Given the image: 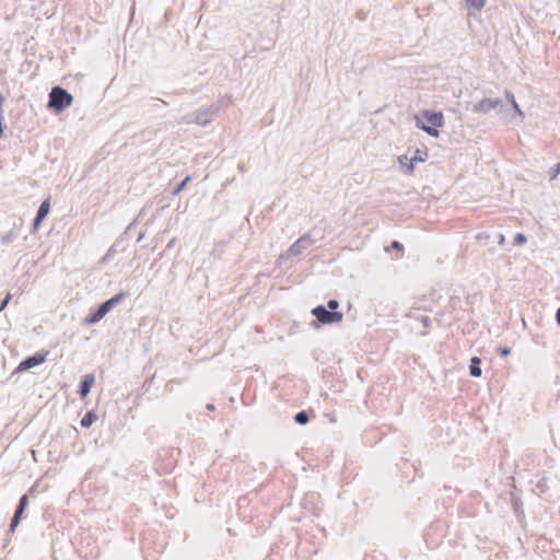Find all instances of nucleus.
I'll list each match as a JSON object with an SVG mask.
<instances>
[{
	"instance_id": "nucleus-15",
	"label": "nucleus",
	"mask_w": 560,
	"mask_h": 560,
	"mask_svg": "<svg viewBox=\"0 0 560 560\" xmlns=\"http://www.w3.org/2000/svg\"><path fill=\"white\" fill-rule=\"evenodd\" d=\"M189 180H190V176H186V178L182 183H179L176 186V188L174 189V195H177L179 191H182L186 187V185L189 183Z\"/></svg>"
},
{
	"instance_id": "nucleus-5",
	"label": "nucleus",
	"mask_w": 560,
	"mask_h": 560,
	"mask_svg": "<svg viewBox=\"0 0 560 560\" xmlns=\"http://www.w3.org/2000/svg\"><path fill=\"white\" fill-rule=\"evenodd\" d=\"M47 352H38L33 357L23 360L16 368L15 372L21 373L46 361Z\"/></svg>"
},
{
	"instance_id": "nucleus-4",
	"label": "nucleus",
	"mask_w": 560,
	"mask_h": 560,
	"mask_svg": "<svg viewBox=\"0 0 560 560\" xmlns=\"http://www.w3.org/2000/svg\"><path fill=\"white\" fill-rule=\"evenodd\" d=\"M313 315L316 316L319 323L322 324H332L339 323L342 320V313L340 312H329L324 306L319 305L312 311Z\"/></svg>"
},
{
	"instance_id": "nucleus-23",
	"label": "nucleus",
	"mask_w": 560,
	"mask_h": 560,
	"mask_svg": "<svg viewBox=\"0 0 560 560\" xmlns=\"http://www.w3.org/2000/svg\"><path fill=\"white\" fill-rule=\"evenodd\" d=\"M556 317H557L558 324L560 325V307L557 311Z\"/></svg>"
},
{
	"instance_id": "nucleus-8",
	"label": "nucleus",
	"mask_w": 560,
	"mask_h": 560,
	"mask_svg": "<svg viewBox=\"0 0 560 560\" xmlns=\"http://www.w3.org/2000/svg\"><path fill=\"white\" fill-rule=\"evenodd\" d=\"M93 383L94 376L92 374H88L84 376L80 385V395L82 398H85L89 395Z\"/></svg>"
},
{
	"instance_id": "nucleus-18",
	"label": "nucleus",
	"mask_w": 560,
	"mask_h": 560,
	"mask_svg": "<svg viewBox=\"0 0 560 560\" xmlns=\"http://www.w3.org/2000/svg\"><path fill=\"white\" fill-rule=\"evenodd\" d=\"M558 174H560V162L555 166V168L552 170V175H551V178H556L558 176Z\"/></svg>"
},
{
	"instance_id": "nucleus-19",
	"label": "nucleus",
	"mask_w": 560,
	"mask_h": 560,
	"mask_svg": "<svg viewBox=\"0 0 560 560\" xmlns=\"http://www.w3.org/2000/svg\"><path fill=\"white\" fill-rule=\"evenodd\" d=\"M338 305H339V304H338V302H337L336 300H330V301L328 302V307H329L330 310H332V311H335V310L338 307Z\"/></svg>"
},
{
	"instance_id": "nucleus-3",
	"label": "nucleus",
	"mask_w": 560,
	"mask_h": 560,
	"mask_svg": "<svg viewBox=\"0 0 560 560\" xmlns=\"http://www.w3.org/2000/svg\"><path fill=\"white\" fill-rule=\"evenodd\" d=\"M122 298H124V294L119 293V294L115 295L114 298L107 300L106 302L101 304L96 311L90 313L84 318V323L88 325H91V324H95V323L100 322L118 302L121 301Z\"/></svg>"
},
{
	"instance_id": "nucleus-24",
	"label": "nucleus",
	"mask_w": 560,
	"mask_h": 560,
	"mask_svg": "<svg viewBox=\"0 0 560 560\" xmlns=\"http://www.w3.org/2000/svg\"><path fill=\"white\" fill-rule=\"evenodd\" d=\"M406 161H408V158H407V156H402V158H400V159H399V162H400L401 164H405V163H406Z\"/></svg>"
},
{
	"instance_id": "nucleus-20",
	"label": "nucleus",
	"mask_w": 560,
	"mask_h": 560,
	"mask_svg": "<svg viewBox=\"0 0 560 560\" xmlns=\"http://www.w3.org/2000/svg\"><path fill=\"white\" fill-rule=\"evenodd\" d=\"M392 247H393V248H396V249H398V250H401V249H402V245H401L399 242H397V241H394V242L392 243Z\"/></svg>"
},
{
	"instance_id": "nucleus-25",
	"label": "nucleus",
	"mask_w": 560,
	"mask_h": 560,
	"mask_svg": "<svg viewBox=\"0 0 560 560\" xmlns=\"http://www.w3.org/2000/svg\"><path fill=\"white\" fill-rule=\"evenodd\" d=\"M509 353H510V350H509V349H504V350H502V354H503V355H508Z\"/></svg>"
},
{
	"instance_id": "nucleus-22",
	"label": "nucleus",
	"mask_w": 560,
	"mask_h": 560,
	"mask_svg": "<svg viewBox=\"0 0 560 560\" xmlns=\"http://www.w3.org/2000/svg\"><path fill=\"white\" fill-rule=\"evenodd\" d=\"M4 100H5V98H4L3 94L0 92V109H1V108H2V106H3Z\"/></svg>"
},
{
	"instance_id": "nucleus-13",
	"label": "nucleus",
	"mask_w": 560,
	"mask_h": 560,
	"mask_svg": "<svg viewBox=\"0 0 560 560\" xmlns=\"http://www.w3.org/2000/svg\"><path fill=\"white\" fill-rule=\"evenodd\" d=\"M96 417L94 413L92 412H88L83 416V418L81 419V425L83 428H89L92 425V423L95 421Z\"/></svg>"
},
{
	"instance_id": "nucleus-6",
	"label": "nucleus",
	"mask_w": 560,
	"mask_h": 560,
	"mask_svg": "<svg viewBox=\"0 0 560 560\" xmlns=\"http://www.w3.org/2000/svg\"><path fill=\"white\" fill-rule=\"evenodd\" d=\"M27 504H28V498H27L26 494H24L20 499L19 506H18V509H16V511L14 513V516L12 518V523H11V529L12 530H14V528L19 525L21 516H22V513L25 510V508L27 506Z\"/></svg>"
},
{
	"instance_id": "nucleus-9",
	"label": "nucleus",
	"mask_w": 560,
	"mask_h": 560,
	"mask_svg": "<svg viewBox=\"0 0 560 560\" xmlns=\"http://www.w3.org/2000/svg\"><path fill=\"white\" fill-rule=\"evenodd\" d=\"M427 158H428L427 151L417 150L415 153V156L409 160V164L407 166V172L411 174L413 172L415 163L416 162H424L427 160Z\"/></svg>"
},
{
	"instance_id": "nucleus-10",
	"label": "nucleus",
	"mask_w": 560,
	"mask_h": 560,
	"mask_svg": "<svg viewBox=\"0 0 560 560\" xmlns=\"http://www.w3.org/2000/svg\"><path fill=\"white\" fill-rule=\"evenodd\" d=\"M497 105H498V101L483 100L478 103V105L476 106V109L478 112H486V110L497 107Z\"/></svg>"
},
{
	"instance_id": "nucleus-16",
	"label": "nucleus",
	"mask_w": 560,
	"mask_h": 560,
	"mask_svg": "<svg viewBox=\"0 0 560 560\" xmlns=\"http://www.w3.org/2000/svg\"><path fill=\"white\" fill-rule=\"evenodd\" d=\"M526 242V237L523 234H517L515 236V243L516 244H524Z\"/></svg>"
},
{
	"instance_id": "nucleus-7",
	"label": "nucleus",
	"mask_w": 560,
	"mask_h": 560,
	"mask_svg": "<svg viewBox=\"0 0 560 560\" xmlns=\"http://www.w3.org/2000/svg\"><path fill=\"white\" fill-rule=\"evenodd\" d=\"M50 210V200L49 199H46L42 202V205L39 206V209L37 211V214H36V218H35V221H34V226L35 229H37L39 226V224L42 223V221L46 218V215L48 214Z\"/></svg>"
},
{
	"instance_id": "nucleus-17",
	"label": "nucleus",
	"mask_w": 560,
	"mask_h": 560,
	"mask_svg": "<svg viewBox=\"0 0 560 560\" xmlns=\"http://www.w3.org/2000/svg\"><path fill=\"white\" fill-rule=\"evenodd\" d=\"M11 300V294L8 293L7 296L4 298L2 304L0 305V312L8 305V303L10 302Z\"/></svg>"
},
{
	"instance_id": "nucleus-11",
	"label": "nucleus",
	"mask_w": 560,
	"mask_h": 560,
	"mask_svg": "<svg viewBox=\"0 0 560 560\" xmlns=\"http://www.w3.org/2000/svg\"><path fill=\"white\" fill-rule=\"evenodd\" d=\"M470 374L475 377H479L481 375L480 359L477 357H474L471 359Z\"/></svg>"
},
{
	"instance_id": "nucleus-1",
	"label": "nucleus",
	"mask_w": 560,
	"mask_h": 560,
	"mask_svg": "<svg viewBox=\"0 0 560 560\" xmlns=\"http://www.w3.org/2000/svg\"><path fill=\"white\" fill-rule=\"evenodd\" d=\"M416 126L430 135L431 137L438 138L440 132L439 128L444 125V116L442 112H430L424 110L421 115L415 117Z\"/></svg>"
},
{
	"instance_id": "nucleus-14",
	"label": "nucleus",
	"mask_w": 560,
	"mask_h": 560,
	"mask_svg": "<svg viewBox=\"0 0 560 560\" xmlns=\"http://www.w3.org/2000/svg\"><path fill=\"white\" fill-rule=\"evenodd\" d=\"M295 421L299 423V424H306L308 422V416L305 411H300L299 413H296L295 416Z\"/></svg>"
},
{
	"instance_id": "nucleus-12",
	"label": "nucleus",
	"mask_w": 560,
	"mask_h": 560,
	"mask_svg": "<svg viewBox=\"0 0 560 560\" xmlns=\"http://www.w3.org/2000/svg\"><path fill=\"white\" fill-rule=\"evenodd\" d=\"M465 1H466V5L468 7V9L474 10V11H480L487 2V0H465Z\"/></svg>"
},
{
	"instance_id": "nucleus-2",
	"label": "nucleus",
	"mask_w": 560,
	"mask_h": 560,
	"mask_svg": "<svg viewBox=\"0 0 560 560\" xmlns=\"http://www.w3.org/2000/svg\"><path fill=\"white\" fill-rule=\"evenodd\" d=\"M73 102V97L66 90L55 86L51 89L49 94L48 107L54 108L57 112L63 110L69 107Z\"/></svg>"
},
{
	"instance_id": "nucleus-21",
	"label": "nucleus",
	"mask_w": 560,
	"mask_h": 560,
	"mask_svg": "<svg viewBox=\"0 0 560 560\" xmlns=\"http://www.w3.org/2000/svg\"><path fill=\"white\" fill-rule=\"evenodd\" d=\"M512 104H513V107H514L517 112H520L518 105H517L516 101L514 100V96H512Z\"/></svg>"
}]
</instances>
